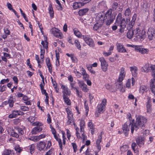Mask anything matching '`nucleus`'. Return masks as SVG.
<instances>
[{
  "mask_svg": "<svg viewBox=\"0 0 155 155\" xmlns=\"http://www.w3.org/2000/svg\"><path fill=\"white\" fill-rule=\"evenodd\" d=\"M133 122L134 124L132 125V133L133 134L134 130L137 131L140 127H143L144 124L147 123V119L144 117L142 116H138L136 119L135 123Z\"/></svg>",
  "mask_w": 155,
  "mask_h": 155,
  "instance_id": "obj_1",
  "label": "nucleus"
},
{
  "mask_svg": "<svg viewBox=\"0 0 155 155\" xmlns=\"http://www.w3.org/2000/svg\"><path fill=\"white\" fill-rule=\"evenodd\" d=\"M115 25L112 27V29L113 30H115L117 28V26L120 25L121 28L120 31L121 32L122 29L125 28L127 23L124 18L122 19V14L121 13H119L116 19L115 23Z\"/></svg>",
  "mask_w": 155,
  "mask_h": 155,
  "instance_id": "obj_2",
  "label": "nucleus"
},
{
  "mask_svg": "<svg viewBox=\"0 0 155 155\" xmlns=\"http://www.w3.org/2000/svg\"><path fill=\"white\" fill-rule=\"evenodd\" d=\"M112 9H109L106 12L103 18V21H105L107 25H110L114 20L115 16L112 14Z\"/></svg>",
  "mask_w": 155,
  "mask_h": 155,
  "instance_id": "obj_3",
  "label": "nucleus"
},
{
  "mask_svg": "<svg viewBox=\"0 0 155 155\" xmlns=\"http://www.w3.org/2000/svg\"><path fill=\"white\" fill-rule=\"evenodd\" d=\"M134 37L137 38L138 40L141 41L145 38V31L143 29L141 30L139 28H137L134 29Z\"/></svg>",
  "mask_w": 155,
  "mask_h": 155,
  "instance_id": "obj_4",
  "label": "nucleus"
},
{
  "mask_svg": "<svg viewBox=\"0 0 155 155\" xmlns=\"http://www.w3.org/2000/svg\"><path fill=\"white\" fill-rule=\"evenodd\" d=\"M134 120H133L131 122L129 121L126 122L122 126V130L123 132L126 136L128 135L130 131V127H131V133H132V125L134 124L133 122Z\"/></svg>",
  "mask_w": 155,
  "mask_h": 155,
  "instance_id": "obj_5",
  "label": "nucleus"
},
{
  "mask_svg": "<svg viewBox=\"0 0 155 155\" xmlns=\"http://www.w3.org/2000/svg\"><path fill=\"white\" fill-rule=\"evenodd\" d=\"M24 134V131L21 128L17 127H15L11 133V135L16 138H18L20 135H22Z\"/></svg>",
  "mask_w": 155,
  "mask_h": 155,
  "instance_id": "obj_6",
  "label": "nucleus"
},
{
  "mask_svg": "<svg viewBox=\"0 0 155 155\" xmlns=\"http://www.w3.org/2000/svg\"><path fill=\"white\" fill-rule=\"evenodd\" d=\"M82 37L85 42L90 47L92 48H94V47L95 44L94 41L90 36L88 35H83Z\"/></svg>",
  "mask_w": 155,
  "mask_h": 155,
  "instance_id": "obj_7",
  "label": "nucleus"
},
{
  "mask_svg": "<svg viewBox=\"0 0 155 155\" xmlns=\"http://www.w3.org/2000/svg\"><path fill=\"white\" fill-rule=\"evenodd\" d=\"M33 125L34 126H36L37 127L32 129L31 131L32 134H36L42 130V128L40 127L42 125L41 123L37 122L34 123H33Z\"/></svg>",
  "mask_w": 155,
  "mask_h": 155,
  "instance_id": "obj_8",
  "label": "nucleus"
},
{
  "mask_svg": "<svg viewBox=\"0 0 155 155\" xmlns=\"http://www.w3.org/2000/svg\"><path fill=\"white\" fill-rule=\"evenodd\" d=\"M133 26L132 24H128L127 26V28L128 31L127 33V36L129 39H131L133 36H134V29L133 30Z\"/></svg>",
  "mask_w": 155,
  "mask_h": 155,
  "instance_id": "obj_9",
  "label": "nucleus"
},
{
  "mask_svg": "<svg viewBox=\"0 0 155 155\" xmlns=\"http://www.w3.org/2000/svg\"><path fill=\"white\" fill-rule=\"evenodd\" d=\"M106 103V99H104L102 101L101 103L97 106V110L99 113H102L105 111V108Z\"/></svg>",
  "mask_w": 155,
  "mask_h": 155,
  "instance_id": "obj_10",
  "label": "nucleus"
},
{
  "mask_svg": "<svg viewBox=\"0 0 155 155\" xmlns=\"http://www.w3.org/2000/svg\"><path fill=\"white\" fill-rule=\"evenodd\" d=\"M148 37L150 40L155 39V27L150 28L147 32Z\"/></svg>",
  "mask_w": 155,
  "mask_h": 155,
  "instance_id": "obj_11",
  "label": "nucleus"
},
{
  "mask_svg": "<svg viewBox=\"0 0 155 155\" xmlns=\"http://www.w3.org/2000/svg\"><path fill=\"white\" fill-rule=\"evenodd\" d=\"M99 60L101 63V68L103 71L104 72L106 71L107 70L108 64L107 63L103 57L100 58Z\"/></svg>",
  "mask_w": 155,
  "mask_h": 155,
  "instance_id": "obj_12",
  "label": "nucleus"
},
{
  "mask_svg": "<svg viewBox=\"0 0 155 155\" xmlns=\"http://www.w3.org/2000/svg\"><path fill=\"white\" fill-rule=\"evenodd\" d=\"M51 31L54 36L60 38H62V34L58 28H53L51 29Z\"/></svg>",
  "mask_w": 155,
  "mask_h": 155,
  "instance_id": "obj_13",
  "label": "nucleus"
},
{
  "mask_svg": "<svg viewBox=\"0 0 155 155\" xmlns=\"http://www.w3.org/2000/svg\"><path fill=\"white\" fill-rule=\"evenodd\" d=\"M68 121L67 123V125H70L71 124H74L73 119V114L71 111L68 112Z\"/></svg>",
  "mask_w": 155,
  "mask_h": 155,
  "instance_id": "obj_14",
  "label": "nucleus"
},
{
  "mask_svg": "<svg viewBox=\"0 0 155 155\" xmlns=\"http://www.w3.org/2000/svg\"><path fill=\"white\" fill-rule=\"evenodd\" d=\"M61 87L63 90L62 91L63 94V97H64L65 96H68L70 95L71 94V91L67 87L65 86L62 85Z\"/></svg>",
  "mask_w": 155,
  "mask_h": 155,
  "instance_id": "obj_15",
  "label": "nucleus"
},
{
  "mask_svg": "<svg viewBox=\"0 0 155 155\" xmlns=\"http://www.w3.org/2000/svg\"><path fill=\"white\" fill-rule=\"evenodd\" d=\"M45 135L41 134L38 136H34L31 137L29 139L35 142L41 139L45 138Z\"/></svg>",
  "mask_w": 155,
  "mask_h": 155,
  "instance_id": "obj_16",
  "label": "nucleus"
},
{
  "mask_svg": "<svg viewBox=\"0 0 155 155\" xmlns=\"http://www.w3.org/2000/svg\"><path fill=\"white\" fill-rule=\"evenodd\" d=\"M116 45L118 52L122 53L126 52V50L122 44L120 43H117Z\"/></svg>",
  "mask_w": 155,
  "mask_h": 155,
  "instance_id": "obj_17",
  "label": "nucleus"
},
{
  "mask_svg": "<svg viewBox=\"0 0 155 155\" xmlns=\"http://www.w3.org/2000/svg\"><path fill=\"white\" fill-rule=\"evenodd\" d=\"M147 102L146 105L147 112L148 113H150L152 111L151 105L150 104L151 102L150 98L148 97L147 98Z\"/></svg>",
  "mask_w": 155,
  "mask_h": 155,
  "instance_id": "obj_18",
  "label": "nucleus"
},
{
  "mask_svg": "<svg viewBox=\"0 0 155 155\" xmlns=\"http://www.w3.org/2000/svg\"><path fill=\"white\" fill-rule=\"evenodd\" d=\"M103 25V22L98 21L96 22L94 25L93 27L94 31H97L101 29Z\"/></svg>",
  "mask_w": 155,
  "mask_h": 155,
  "instance_id": "obj_19",
  "label": "nucleus"
},
{
  "mask_svg": "<svg viewBox=\"0 0 155 155\" xmlns=\"http://www.w3.org/2000/svg\"><path fill=\"white\" fill-rule=\"evenodd\" d=\"M144 138L143 137H138L136 139V141L139 147H141L144 144Z\"/></svg>",
  "mask_w": 155,
  "mask_h": 155,
  "instance_id": "obj_20",
  "label": "nucleus"
},
{
  "mask_svg": "<svg viewBox=\"0 0 155 155\" xmlns=\"http://www.w3.org/2000/svg\"><path fill=\"white\" fill-rule=\"evenodd\" d=\"M130 68L132 75L134 77H136L137 74V68L135 66L130 67Z\"/></svg>",
  "mask_w": 155,
  "mask_h": 155,
  "instance_id": "obj_21",
  "label": "nucleus"
},
{
  "mask_svg": "<svg viewBox=\"0 0 155 155\" xmlns=\"http://www.w3.org/2000/svg\"><path fill=\"white\" fill-rule=\"evenodd\" d=\"M46 62L47 66L48 67L49 71L51 73L52 72V65L50 62V60L49 58H47L46 60Z\"/></svg>",
  "mask_w": 155,
  "mask_h": 155,
  "instance_id": "obj_22",
  "label": "nucleus"
},
{
  "mask_svg": "<svg viewBox=\"0 0 155 155\" xmlns=\"http://www.w3.org/2000/svg\"><path fill=\"white\" fill-rule=\"evenodd\" d=\"M46 144L43 141H40L37 144L38 147L40 150H43L46 147Z\"/></svg>",
  "mask_w": 155,
  "mask_h": 155,
  "instance_id": "obj_23",
  "label": "nucleus"
},
{
  "mask_svg": "<svg viewBox=\"0 0 155 155\" xmlns=\"http://www.w3.org/2000/svg\"><path fill=\"white\" fill-rule=\"evenodd\" d=\"M18 110H14L12 111V113L9 115L8 117L10 118H13L17 117L18 115Z\"/></svg>",
  "mask_w": 155,
  "mask_h": 155,
  "instance_id": "obj_24",
  "label": "nucleus"
},
{
  "mask_svg": "<svg viewBox=\"0 0 155 155\" xmlns=\"http://www.w3.org/2000/svg\"><path fill=\"white\" fill-rule=\"evenodd\" d=\"M150 70L149 64H146L144 65L142 68L141 71L143 72H148Z\"/></svg>",
  "mask_w": 155,
  "mask_h": 155,
  "instance_id": "obj_25",
  "label": "nucleus"
},
{
  "mask_svg": "<svg viewBox=\"0 0 155 155\" xmlns=\"http://www.w3.org/2000/svg\"><path fill=\"white\" fill-rule=\"evenodd\" d=\"M88 10L89 9L88 8L81 9L78 11V13L80 16H82L87 13Z\"/></svg>",
  "mask_w": 155,
  "mask_h": 155,
  "instance_id": "obj_26",
  "label": "nucleus"
},
{
  "mask_svg": "<svg viewBox=\"0 0 155 155\" xmlns=\"http://www.w3.org/2000/svg\"><path fill=\"white\" fill-rule=\"evenodd\" d=\"M149 89L145 85H142L140 87V92L142 93L144 92H147L148 90Z\"/></svg>",
  "mask_w": 155,
  "mask_h": 155,
  "instance_id": "obj_27",
  "label": "nucleus"
},
{
  "mask_svg": "<svg viewBox=\"0 0 155 155\" xmlns=\"http://www.w3.org/2000/svg\"><path fill=\"white\" fill-rule=\"evenodd\" d=\"M15 101L13 97H10L8 101V103L10 107H13Z\"/></svg>",
  "mask_w": 155,
  "mask_h": 155,
  "instance_id": "obj_28",
  "label": "nucleus"
},
{
  "mask_svg": "<svg viewBox=\"0 0 155 155\" xmlns=\"http://www.w3.org/2000/svg\"><path fill=\"white\" fill-rule=\"evenodd\" d=\"M104 17L103 15L101 13H100L97 15L96 19L99 21H101V22H102V21L103 20Z\"/></svg>",
  "mask_w": 155,
  "mask_h": 155,
  "instance_id": "obj_29",
  "label": "nucleus"
},
{
  "mask_svg": "<svg viewBox=\"0 0 155 155\" xmlns=\"http://www.w3.org/2000/svg\"><path fill=\"white\" fill-rule=\"evenodd\" d=\"M149 5L146 2H144L142 5V7L143 10L147 11L148 10Z\"/></svg>",
  "mask_w": 155,
  "mask_h": 155,
  "instance_id": "obj_30",
  "label": "nucleus"
},
{
  "mask_svg": "<svg viewBox=\"0 0 155 155\" xmlns=\"http://www.w3.org/2000/svg\"><path fill=\"white\" fill-rule=\"evenodd\" d=\"M115 84L116 88L117 89H121L123 87L122 82L117 81Z\"/></svg>",
  "mask_w": 155,
  "mask_h": 155,
  "instance_id": "obj_31",
  "label": "nucleus"
},
{
  "mask_svg": "<svg viewBox=\"0 0 155 155\" xmlns=\"http://www.w3.org/2000/svg\"><path fill=\"white\" fill-rule=\"evenodd\" d=\"M73 31L74 33L76 36L79 38L81 36V33L77 29L74 28Z\"/></svg>",
  "mask_w": 155,
  "mask_h": 155,
  "instance_id": "obj_32",
  "label": "nucleus"
},
{
  "mask_svg": "<svg viewBox=\"0 0 155 155\" xmlns=\"http://www.w3.org/2000/svg\"><path fill=\"white\" fill-rule=\"evenodd\" d=\"M63 97L65 103L68 105H70L71 104V102L68 96H65L64 97Z\"/></svg>",
  "mask_w": 155,
  "mask_h": 155,
  "instance_id": "obj_33",
  "label": "nucleus"
},
{
  "mask_svg": "<svg viewBox=\"0 0 155 155\" xmlns=\"http://www.w3.org/2000/svg\"><path fill=\"white\" fill-rule=\"evenodd\" d=\"M81 5V3L75 2L73 3V7L74 9H77L80 7Z\"/></svg>",
  "mask_w": 155,
  "mask_h": 155,
  "instance_id": "obj_34",
  "label": "nucleus"
},
{
  "mask_svg": "<svg viewBox=\"0 0 155 155\" xmlns=\"http://www.w3.org/2000/svg\"><path fill=\"white\" fill-rule=\"evenodd\" d=\"M102 134H103L102 132H101L100 135L98 136V139L97 140L96 142L97 145H99L100 144V143L101 141Z\"/></svg>",
  "mask_w": 155,
  "mask_h": 155,
  "instance_id": "obj_35",
  "label": "nucleus"
},
{
  "mask_svg": "<svg viewBox=\"0 0 155 155\" xmlns=\"http://www.w3.org/2000/svg\"><path fill=\"white\" fill-rule=\"evenodd\" d=\"M137 18V15L136 14H134L132 18V19L131 22H130L128 24H132V25L133 26L135 22V21Z\"/></svg>",
  "mask_w": 155,
  "mask_h": 155,
  "instance_id": "obj_36",
  "label": "nucleus"
},
{
  "mask_svg": "<svg viewBox=\"0 0 155 155\" xmlns=\"http://www.w3.org/2000/svg\"><path fill=\"white\" fill-rule=\"evenodd\" d=\"M149 51L147 49L141 48L140 53L143 54H147Z\"/></svg>",
  "mask_w": 155,
  "mask_h": 155,
  "instance_id": "obj_37",
  "label": "nucleus"
},
{
  "mask_svg": "<svg viewBox=\"0 0 155 155\" xmlns=\"http://www.w3.org/2000/svg\"><path fill=\"white\" fill-rule=\"evenodd\" d=\"M74 43H75V45L76 46V47H77V48L78 49H79V50H81V46L80 42H79V41L78 40H75Z\"/></svg>",
  "mask_w": 155,
  "mask_h": 155,
  "instance_id": "obj_38",
  "label": "nucleus"
},
{
  "mask_svg": "<svg viewBox=\"0 0 155 155\" xmlns=\"http://www.w3.org/2000/svg\"><path fill=\"white\" fill-rule=\"evenodd\" d=\"M41 44L42 45L43 47V48H45V49H47L48 48V43L47 42L44 41H42Z\"/></svg>",
  "mask_w": 155,
  "mask_h": 155,
  "instance_id": "obj_39",
  "label": "nucleus"
},
{
  "mask_svg": "<svg viewBox=\"0 0 155 155\" xmlns=\"http://www.w3.org/2000/svg\"><path fill=\"white\" fill-rule=\"evenodd\" d=\"M150 88L152 92L154 94L155 89V85L153 83H150Z\"/></svg>",
  "mask_w": 155,
  "mask_h": 155,
  "instance_id": "obj_40",
  "label": "nucleus"
},
{
  "mask_svg": "<svg viewBox=\"0 0 155 155\" xmlns=\"http://www.w3.org/2000/svg\"><path fill=\"white\" fill-rule=\"evenodd\" d=\"M35 146L34 144H32L30 148V152L31 154L33 153L35 151Z\"/></svg>",
  "mask_w": 155,
  "mask_h": 155,
  "instance_id": "obj_41",
  "label": "nucleus"
},
{
  "mask_svg": "<svg viewBox=\"0 0 155 155\" xmlns=\"http://www.w3.org/2000/svg\"><path fill=\"white\" fill-rule=\"evenodd\" d=\"M78 84L80 87L81 88L82 87V86H86V84L82 81H78Z\"/></svg>",
  "mask_w": 155,
  "mask_h": 155,
  "instance_id": "obj_42",
  "label": "nucleus"
},
{
  "mask_svg": "<svg viewBox=\"0 0 155 155\" xmlns=\"http://www.w3.org/2000/svg\"><path fill=\"white\" fill-rule=\"evenodd\" d=\"M126 74V72L125 71V68L123 67L121 68L120 69V75H121L123 76H125Z\"/></svg>",
  "mask_w": 155,
  "mask_h": 155,
  "instance_id": "obj_43",
  "label": "nucleus"
},
{
  "mask_svg": "<svg viewBox=\"0 0 155 155\" xmlns=\"http://www.w3.org/2000/svg\"><path fill=\"white\" fill-rule=\"evenodd\" d=\"M130 13L131 11L130 9L129 8H128L125 10L124 15L126 16H128L130 15Z\"/></svg>",
  "mask_w": 155,
  "mask_h": 155,
  "instance_id": "obj_44",
  "label": "nucleus"
},
{
  "mask_svg": "<svg viewBox=\"0 0 155 155\" xmlns=\"http://www.w3.org/2000/svg\"><path fill=\"white\" fill-rule=\"evenodd\" d=\"M118 4L117 2H115L112 5V8L113 10H116L117 8Z\"/></svg>",
  "mask_w": 155,
  "mask_h": 155,
  "instance_id": "obj_45",
  "label": "nucleus"
},
{
  "mask_svg": "<svg viewBox=\"0 0 155 155\" xmlns=\"http://www.w3.org/2000/svg\"><path fill=\"white\" fill-rule=\"evenodd\" d=\"M82 75H83V78L84 80L86 81L88 79L89 75L87 73H85Z\"/></svg>",
  "mask_w": 155,
  "mask_h": 155,
  "instance_id": "obj_46",
  "label": "nucleus"
},
{
  "mask_svg": "<svg viewBox=\"0 0 155 155\" xmlns=\"http://www.w3.org/2000/svg\"><path fill=\"white\" fill-rule=\"evenodd\" d=\"M11 151L10 150H5L3 152V155H9L11 153Z\"/></svg>",
  "mask_w": 155,
  "mask_h": 155,
  "instance_id": "obj_47",
  "label": "nucleus"
},
{
  "mask_svg": "<svg viewBox=\"0 0 155 155\" xmlns=\"http://www.w3.org/2000/svg\"><path fill=\"white\" fill-rule=\"evenodd\" d=\"M71 145L73 147L74 152H76L77 150V146L76 144L74 143H72Z\"/></svg>",
  "mask_w": 155,
  "mask_h": 155,
  "instance_id": "obj_48",
  "label": "nucleus"
},
{
  "mask_svg": "<svg viewBox=\"0 0 155 155\" xmlns=\"http://www.w3.org/2000/svg\"><path fill=\"white\" fill-rule=\"evenodd\" d=\"M127 146L126 145H124L120 147L121 151L122 152L125 151L127 149Z\"/></svg>",
  "mask_w": 155,
  "mask_h": 155,
  "instance_id": "obj_49",
  "label": "nucleus"
},
{
  "mask_svg": "<svg viewBox=\"0 0 155 155\" xmlns=\"http://www.w3.org/2000/svg\"><path fill=\"white\" fill-rule=\"evenodd\" d=\"M88 127L90 128L91 129H93L94 128V124L92 122V120H90L88 124Z\"/></svg>",
  "mask_w": 155,
  "mask_h": 155,
  "instance_id": "obj_50",
  "label": "nucleus"
},
{
  "mask_svg": "<svg viewBox=\"0 0 155 155\" xmlns=\"http://www.w3.org/2000/svg\"><path fill=\"white\" fill-rule=\"evenodd\" d=\"M55 1H56V3L58 4V5H59V7H58V10H62V6L61 3H60V2L58 0H55Z\"/></svg>",
  "mask_w": 155,
  "mask_h": 155,
  "instance_id": "obj_51",
  "label": "nucleus"
},
{
  "mask_svg": "<svg viewBox=\"0 0 155 155\" xmlns=\"http://www.w3.org/2000/svg\"><path fill=\"white\" fill-rule=\"evenodd\" d=\"M21 121V120L18 119H16L13 120V123L15 124H18Z\"/></svg>",
  "mask_w": 155,
  "mask_h": 155,
  "instance_id": "obj_52",
  "label": "nucleus"
},
{
  "mask_svg": "<svg viewBox=\"0 0 155 155\" xmlns=\"http://www.w3.org/2000/svg\"><path fill=\"white\" fill-rule=\"evenodd\" d=\"M20 109L23 111H27L29 110L28 107L26 106H21Z\"/></svg>",
  "mask_w": 155,
  "mask_h": 155,
  "instance_id": "obj_53",
  "label": "nucleus"
},
{
  "mask_svg": "<svg viewBox=\"0 0 155 155\" xmlns=\"http://www.w3.org/2000/svg\"><path fill=\"white\" fill-rule=\"evenodd\" d=\"M85 107V114L86 116L88 114L89 111V107L87 105H86V102L84 103Z\"/></svg>",
  "mask_w": 155,
  "mask_h": 155,
  "instance_id": "obj_54",
  "label": "nucleus"
},
{
  "mask_svg": "<svg viewBox=\"0 0 155 155\" xmlns=\"http://www.w3.org/2000/svg\"><path fill=\"white\" fill-rule=\"evenodd\" d=\"M9 81V80L7 78L6 79H3L0 82V84H3L6 83L8 82Z\"/></svg>",
  "mask_w": 155,
  "mask_h": 155,
  "instance_id": "obj_55",
  "label": "nucleus"
},
{
  "mask_svg": "<svg viewBox=\"0 0 155 155\" xmlns=\"http://www.w3.org/2000/svg\"><path fill=\"white\" fill-rule=\"evenodd\" d=\"M125 76H123L121 75H119V78L117 81L122 82Z\"/></svg>",
  "mask_w": 155,
  "mask_h": 155,
  "instance_id": "obj_56",
  "label": "nucleus"
},
{
  "mask_svg": "<svg viewBox=\"0 0 155 155\" xmlns=\"http://www.w3.org/2000/svg\"><path fill=\"white\" fill-rule=\"evenodd\" d=\"M48 118L47 119V122L48 124H50L51 122V119L50 115L49 114H47Z\"/></svg>",
  "mask_w": 155,
  "mask_h": 155,
  "instance_id": "obj_57",
  "label": "nucleus"
},
{
  "mask_svg": "<svg viewBox=\"0 0 155 155\" xmlns=\"http://www.w3.org/2000/svg\"><path fill=\"white\" fill-rule=\"evenodd\" d=\"M134 47H135V51H137V52H140V51L141 48H140L138 46H134Z\"/></svg>",
  "mask_w": 155,
  "mask_h": 155,
  "instance_id": "obj_58",
  "label": "nucleus"
},
{
  "mask_svg": "<svg viewBox=\"0 0 155 155\" xmlns=\"http://www.w3.org/2000/svg\"><path fill=\"white\" fill-rule=\"evenodd\" d=\"M35 119V118L33 117H30L28 118V120L31 123L33 122Z\"/></svg>",
  "mask_w": 155,
  "mask_h": 155,
  "instance_id": "obj_59",
  "label": "nucleus"
},
{
  "mask_svg": "<svg viewBox=\"0 0 155 155\" xmlns=\"http://www.w3.org/2000/svg\"><path fill=\"white\" fill-rule=\"evenodd\" d=\"M87 86L86 85V86H82V87L81 88H82V90L84 92H87L88 90V89L87 88Z\"/></svg>",
  "mask_w": 155,
  "mask_h": 155,
  "instance_id": "obj_60",
  "label": "nucleus"
},
{
  "mask_svg": "<svg viewBox=\"0 0 155 155\" xmlns=\"http://www.w3.org/2000/svg\"><path fill=\"white\" fill-rule=\"evenodd\" d=\"M131 147L133 150L135 151V149L136 147H137L136 144L135 143H133L131 144Z\"/></svg>",
  "mask_w": 155,
  "mask_h": 155,
  "instance_id": "obj_61",
  "label": "nucleus"
},
{
  "mask_svg": "<svg viewBox=\"0 0 155 155\" xmlns=\"http://www.w3.org/2000/svg\"><path fill=\"white\" fill-rule=\"evenodd\" d=\"M13 80L15 84H17L18 83V80L17 77L14 76L13 78Z\"/></svg>",
  "mask_w": 155,
  "mask_h": 155,
  "instance_id": "obj_62",
  "label": "nucleus"
},
{
  "mask_svg": "<svg viewBox=\"0 0 155 155\" xmlns=\"http://www.w3.org/2000/svg\"><path fill=\"white\" fill-rule=\"evenodd\" d=\"M68 80L70 81L71 82H73V78L71 75H70L68 77Z\"/></svg>",
  "mask_w": 155,
  "mask_h": 155,
  "instance_id": "obj_63",
  "label": "nucleus"
},
{
  "mask_svg": "<svg viewBox=\"0 0 155 155\" xmlns=\"http://www.w3.org/2000/svg\"><path fill=\"white\" fill-rule=\"evenodd\" d=\"M152 75L153 76V79L151 80L150 83H153L155 82V74H153Z\"/></svg>",
  "mask_w": 155,
  "mask_h": 155,
  "instance_id": "obj_64",
  "label": "nucleus"
}]
</instances>
